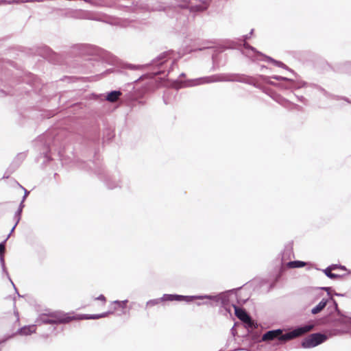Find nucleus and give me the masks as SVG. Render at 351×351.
Listing matches in <instances>:
<instances>
[{"label": "nucleus", "mask_w": 351, "mask_h": 351, "mask_svg": "<svg viewBox=\"0 0 351 351\" xmlns=\"http://www.w3.org/2000/svg\"><path fill=\"white\" fill-rule=\"evenodd\" d=\"M313 328L314 324H308L304 326H299L285 335H282V330L281 329L269 330L263 335L262 340L265 341L273 340L275 338H278V339L280 341H286L302 336L313 330Z\"/></svg>", "instance_id": "obj_2"}, {"label": "nucleus", "mask_w": 351, "mask_h": 351, "mask_svg": "<svg viewBox=\"0 0 351 351\" xmlns=\"http://www.w3.org/2000/svg\"><path fill=\"white\" fill-rule=\"evenodd\" d=\"M128 302V300L119 301L115 300L112 302L113 304H117L120 308H124Z\"/></svg>", "instance_id": "obj_14"}, {"label": "nucleus", "mask_w": 351, "mask_h": 351, "mask_svg": "<svg viewBox=\"0 0 351 351\" xmlns=\"http://www.w3.org/2000/svg\"><path fill=\"white\" fill-rule=\"evenodd\" d=\"M36 331V326L35 325L25 326L20 329L19 333L22 335H28L32 333L35 332Z\"/></svg>", "instance_id": "obj_9"}, {"label": "nucleus", "mask_w": 351, "mask_h": 351, "mask_svg": "<svg viewBox=\"0 0 351 351\" xmlns=\"http://www.w3.org/2000/svg\"><path fill=\"white\" fill-rule=\"evenodd\" d=\"M0 262L1 263L3 271L5 272L6 271H5V267L4 258L2 256H0Z\"/></svg>", "instance_id": "obj_19"}, {"label": "nucleus", "mask_w": 351, "mask_h": 351, "mask_svg": "<svg viewBox=\"0 0 351 351\" xmlns=\"http://www.w3.org/2000/svg\"><path fill=\"white\" fill-rule=\"evenodd\" d=\"M322 289H324V290L328 291L330 289V288H329V287H324V288H322Z\"/></svg>", "instance_id": "obj_26"}, {"label": "nucleus", "mask_w": 351, "mask_h": 351, "mask_svg": "<svg viewBox=\"0 0 351 351\" xmlns=\"http://www.w3.org/2000/svg\"><path fill=\"white\" fill-rule=\"evenodd\" d=\"M267 59H268L269 61L272 62L274 64H275L278 66H280V67H283V68L286 67V66L283 63H282L280 62H278L276 60H274L271 59V58H267Z\"/></svg>", "instance_id": "obj_15"}, {"label": "nucleus", "mask_w": 351, "mask_h": 351, "mask_svg": "<svg viewBox=\"0 0 351 351\" xmlns=\"http://www.w3.org/2000/svg\"><path fill=\"white\" fill-rule=\"evenodd\" d=\"M208 299L210 300H214L215 302H218L219 298L217 295H191V296H185L181 295L176 294H164L160 300L162 302L165 301H186L187 302H190L193 300H203Z\"/></svg>", "instance_id": "obj_3"}, {"label": "nucleus", "mask_w": 351, "mask_h": 351, "mask_svg": "<svg viewBox=\"0 0 351 351\" xmlns=\"http://www.w3.org/2000/svg\"><path fill=\"white\" fill-rule=\"evenodd\" d=\"M306 263L300 261H290L288 263V266L291 268H299L306 265Z\"/></svg>", "instance_id": "obj_10"}, {"label": "nucleus", "mask_w": 351, "mask_h": 351, "mask_svg": "<svg viewBox=\"0 0 351 351\" xmlns=\"http://www.w3.org/2000/svg\"><path fill=\"white\" fill-rule=\"evenodd\" d=\"M205 8H206V7H202V6L199 5V6H197V10H204Z\"/></svg>", "instance_id": "obj_23"}, {"label": "nucleus", "mask_w": 351, "mask_h": 351, "mask_svg": "<svg viewBox=\"0 0 351 351\" xmlns=\"http://www.w3.org/2000/svg\"><path fill=\"white\" fill-rule=\"evenodd\" d=\"M274 79H276L277 80H288L287 77H281V76H274L273 77Z\"/></svg>", "instance_id": "obj_20"}, {"label": "nucleus", "mask_w": 351, "mask_h": 351, "mask_svg": "<svg viewBox=\"0 0 351 351\" xmlns=\"http://www.w3.org/2000/svg\"><path fill=\"white\" fill-rule=\"evenodd\" d=\"M5 250V246L3 243H0V255H1Z\"/></svg>", "instance_id": "obj_21"}, {"label": "nucleus", "mask_w": 351, "mask_h": 351, "mask_svg": "<svg viewBox=\"0 0 351 351\" xmlns=\"http://www.w3.org/2000/svg\"><path fill=\"white\" fill-rule=\"evenodd\" d=\"M316 296H317V297H320V296H321V294H320V293H316Z\"/></svg>", "instance_id": "obj_29"}, {"label": "nucleus", "mask_w": 351, "mask_h": 351, "mask_svg": "<svg viewBox=\"0 0 351 351\" xmlns=\"http://www.w3.org/2000/svg\"><path fill=\"white\" fill-rule=\"evenodd\" d=\"M160 302H162L160 298L154 299V300H150L147 302L146 306H155V305H157L158 304H159Z\"/></svg>", "instance_id": "obj_12"}, {"label": "nucleus", "mask_w": 351, "mask_h": 351, "mask_svg": "<svg viewBox=\"0 0 351 351\" xmlns=\"http://www.w3.org/2000/svg\"><path fill=\"white\" fill-rule=\"evenodd\" d=\"M25 191V195L23 196V202L25 201V198L27 197V196L29 194V191H27L25 189L23 188Z\"/></svg>", "instance_id": "obj_22"}, {"label": "nucleus", "mask_w": 351, "mask_h": 351, "mask_svg": "<svg viewBox=\"0 0 351 351\" xmlns=\"http://www.w3.org/2000/svg\"><path fill=\"white\" fill-rule=\"evenodd\" d=\"M340 322L341 324L351 327V318L343 317L341 319Z\"/></svg>", "instance_id": "obj_13"}, {"label": "nucleus", "mask_w": 351, "mask_h": 351, "mask_svg": "<svg viewBox=\"0 0 351 351\" xmlns=\"http://www.w3.org/2000/svg\"><path fill=\"white\" fill-rule=\"evenodd\" d=\"M330 267H332V269H335V268H337V266H336V265H332V266H331Z\"/></svg>", "instance_id": "obj_27"}, {"label": "nucleus", "mask_w": 351, "mask_h": 351, "mask_svg": "<svg viewBox=\"0 0 351 351\" xmlns=\"http://www.w3.org/2000/svg\"><path fill=\"white\" fill-rule=\"evenodd\" d=\"M24 207V204H23V202L22 201L20 206H19V208H21V210H23V208Z\"/></svg>", "instance_id": "obj_24"}, {"label": "nucleus", "mask_w": 351, "mask_h": 351, "mask_svg": "<svg viewBox=\"0 0 351 351\" xmlns=\"http://www.w3.org/2000/svg\"><path fill=\"white\" fill-rule=\"evenodd\" d=\"M116 308L112 311L103 313L101 314L95 315H82L77 317H71L69 314L64 313L62 312H54L49 315H42L40 316L37 321V323L41 322L44 324H60V323H68L73 319H97L99 318L106 317L108 315L113 313Z\"/></svg>", "instance_id": "obj_1"}, {"label": "nucleus", "mask_w": 351, "mask_h": 351, "mask_svg": "<svg viewBox=\"0 0 351 351\" xmlns=\"http://www.w3.org/2000/svg\"><path fill=\"white\" fill-rule=\"evenodd\" d=\"M95 300H101L104 303H105L106 301V298H105V296L104 295H100L99 297L96 298Z\"/></svg>", "instance_id": "obj_18"}, {"label": "nucleus", "mask_w": 351, "mask_h": 351, "mask_svg": "<svg viewBox=\"0 0 351 351\" xmlns=\"http://www.w3.org/2000/svg\"><path fill=\"white\" fill-rule=\"evenodd\" d=\"M234 308L235 315L239 319H241V321H243L244 322L250 324L251 319H250V316L245 313V311H244L243 309L238 308L236 306H234Z\"/></svg>", "instance_id": "obj_6"}, {"label": "nucleus", "mask_w": 351, "mask_h": 351, "mask_svg": "<svg viewBox=\"0 0 351 351\" xmlns=\"http://www.w3.org/2000/svg\"><path fill=\"white\" fill-rule=\"evenodd\" d=\"M1 3H19L21 2L20 0H0Z\"/></svg>", "instance_id": "obj_17"}, {"label": "nucleus", "mask_w": 351, "mask_h": 351, "mask_svg": "<svg viewBox=\"0 0 351 351\" xmlns=\"http://www.w3.org/2000/svg\"><path fill=\"white\" fill-rule=\"evenodd\" d=\"M332 268V267H327L326 269L324 270V274L330 278L334 279L338 276V275L332 274L331 272Z\"/></svg>", "instance_id": "obj_11"}, {"label": "nucleus", "mask_w": 351, "mask_h": 351, "mask_svg": "<svg viewBox=\"0 0 351 351\" xmlns=\"http://www.w3.org/2000/svg\"><path fill=\"white\" fill-rule=\"evenodd\" d=\"M328 302V299L322 298V300L319 302V304L311 309V313L313 315H316L320 313L326 307Z\"/></svg>", "instance_id": "obj_7"}, {"label": "nucleus", "mask_w": 351, "mask_h": 351, "mask_svg": "<svg viewBox=\"0 0 351 351\" xmlns=\"http://www.w3.org/2000/svg\"><path fill=\"white\" fill-rule=\"evenodd\" d=\"M232 80H233L231 79L230 77L225 76V75L199 78V79L193 80L190 84H184L183 85L176 86V88H180L182 86H196V85L204 84V83H210V82H222V81H232Z\"/></svg>", "instance_id": "obj_5"}, {"label": "nucleus", "mask_w": 351, "mask_h": 351, "mask_svg": "<svg viewBox=\"0 0 351 351\" xmlns=\"http://www.w3.org/2000/svg\"><path fill=\"white\" fill-rule=\"evenodd\" d=\"M16 225H17V223H16L15 225L14 226V227L11 229L10 233H12L14 231V230L15 227L16 226Z\"/></svg>", "instance_id": "obj_25"}, {"label": "nucleus", "mask_w": 351, "mask_h": 351, "mask_svg": "<svg viewBox=\"0 0 351 351\" xmlns=\"http://www.w3.org/2000/svg\"><path fill=\"white\" fill-rule=\"evenodd\" d=\"M121 95V93L120 91H117V90L111 91L110 93H108V95H106V100H108V101H110V102H114L119 99V97Z\"/></svg>", "instance_id": "obj_8"}, {"label": "nucleus", "mask_w": 351, "mask_h": 351, "mask_svg": "<svg viewBox=\"0 0 351 351\" xmlns=\"http://www.w3.org/2000/svg\"><path fill=\"white\" fill-rule=\"evenodd\" d=\"M327 337L320 333H314L308 336L302 342V346L304 348H314L324 342Z\"/></svg>", "instance_id": "obj_4"}, {"label": "nucleus", "mask_w": 351, "mask_h": 351, "mask_svg": "<svg viewBox=\"0 0 351 351\" xmlns=\"http://www.w3.org/2000/svg\"><path fill=\"white\" fill-rule=\"evenodd\" d=\"M250 49H251L252 51L255 52V49H254L253 47H250Z\"/></svg>", "instance_id": "obj_28"}, {"label": "nucleus", "mask_w": 351, "mask_h": 351, "mask_svg": "<svg viewBox=\"0 0 351 351\" xmlns=\"http://www.w3.org/2000/svg\"><path fill=\"white\" fill-rule=\"evenodd\" d=\"M21 212H22L21 208H19V210H17V212L16 213L15 218L16 220V223H18L21 219Z\"/></svg>", "instance_id": "obj_16"}]
</instances>
